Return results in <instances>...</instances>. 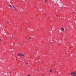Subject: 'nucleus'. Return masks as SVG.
Masks as SVG:
<instances>
[{
    "label": "nucleus",
    "instance_id": "f8f14e48",
    "mask_svg": "<svg viewBox=\"0 0 76 76\" xmlns=\"http://www.w3.org/2000/svg\"><path fill=\"white\" fill-rule=\"evenodd\" d=\"M30 39H31V37H30Z\"/></svg>",
    "mask_w": 76,
    "mask_h": 76
},
{
    "label": "nucleus",
    "instance_id": "9b49d317",
    "mask_svg": "<svg viewBox=\"0 0 76 76\" xmlns=\"http://www.w3.org/2000/svg\"><path fill=\"white\" fill-rule=\"evenodd\" d=\"M26 64H27V65H28V63H26Z\"/></svg>",
    "mask_w": 76,
    "mask_h": 76
},
{
    "label": "nucleus",
    "instance_id": "39448f33",
    "mask_svg": "<svg viewBox=\"0 0 76 76\" xmlns=\"http://www.w3.org/2000/svg\"><path fill=\"white\" fill-rule=\"evenodd\" d=\"M21 10V11H23V10H21V8H20V9H19V10L20 11V10Z\"/></svg>",
    "mask_w": 76,
    "mask_h": 76
},
{
    "label": "nucleus",
    "instance_id": "f257e3e1",
    "mask_svg": "<svg viewBox=\"0 0 76 76\" xmlns=\"http://www.w3.org/2000/svg\"><path fill=\"white\" fill-rule=\"evenodd\" d=\"M70 75H72V76H75L76 75V72H73L70 73Z\"/></svg>",
    "mask_w": 76,
    "mask_h": 76
},
{
    "label": "nucleus",
    "instance_id": "7ed1b4c3",
    "mask_svg": "<svg viewBox=\"0 0 76 76\" xmlns=\"http://www.w3.org/2000/svg\"><path fill=\"white\" fill-rule=\"evenodd\" d=\"M18 56H21V57H23L24 56V55L22 53H18Z\"/></svg>",
    "mask_w": 76,
    "mask_h": 76
},
{
    "label": "nucleus",
    "instance_id": "f03ea898",
    "mask_svg": "<svg viewBox=\"0 0 76 76\" xmlns=\"http://www.w3.org/2000/svg\"><path fill=\"white\" fill-rule=\"evenodd\" d=\"M9 6V7H11V8L12 9H16V8L14 7L13 6L11 5H10L9 6Z\"/></svg>",
    "mask_w": 76,
    "mask_h": 76
},
{
    "label": "nucleus",
    "instance_id": "9d476101",
    "mask_svg": "<svg viewBox=\"0 0 76 76\" xmlns=\"http://www.w3.org/2000/svg\"><path fill=\"white\" fill-rule=\"evenodd\" d=\"M27 76H30L29 75H28Z\"/></svg>",
    "mask_w": 76,
    "mask_h": 76
},
{
    "label": "nucleus",
    "instance_id": "0eeeda50",
    "mask_svg": "<svg viewBox=\"0 0 76 76\" xmlns=\"http://www.w3.org/2000/svg\"><path fill=\"white\" fill-rule=\"evenodd\" d=\"M50 72H52V71L51 70H50Z\"/></svg>",
    "mask_w": 76,
    "mask_h": 76
},
{
    "label": "nucleus",
    "instance_id": "423d86ee",
    "mask_svg": "<svg viewBox=\"0 0 76 76\" xmlns=\"http://www.w3.org/2000/svg\"><path fill=\"white\" fill-rule=\"evenodd\" d=\"M48 74H46V76H48Z\"/></svg>",
    "mask_w": 76,
    "mask_h": 76
},
{
    "label": "nucleus",
    "instance_id": "6e6552de",
    "mask_svg": "<svg viewBox=\"0 0 76 76\" xmlns=\"http://www.w3.org/2000/svg\"><path fill=\"white\" fill-rule=\"evenodd\" d=\"M50 42V44H51V42Z\"/></svg>",
    "mask_w": 76,
    "mask_h": 76
},
{
    "label": "nucleus",
    "instance_id": "2eb2a0df",
    "mask_svg": "<svg viewBox=\"0 0 76 76\" xmlns=\"http://www.w3.org/2000/svg\"><path fill=\"white\" fill-rule=\"evenodd\" d=\"M75 76H76V75Z\"/></svg>",
    "mask_w": 76,
    "mask_h": 76
},
{
    "label": "nucleus",
    "instance_id": "20e7f679",
    "mask_svg": "<svg viewBox=\"0 0 76 76\" xmlns=\"http://www.w3.org/2000/svg\"><path fill=\"white\" fill-rule=\"evenodd\" d=\"M61 31H62V30L63 31H64V28H62L61 29Z\"/></svg>",
    "mask_w": 76,
    "mask_h": 76
},
{
    "label": "nucleus",
    "instance_id": "ddd939ff",
    "mask_svg": "<svg viewBox=\"0 0 76 76\" xmlns=\"http://www.w3.org/2000/svg\"><path fill=\"white\" fill-rule=\"evenodd\" d=\"M0 41H1V39H0Z\"/></svg>",
    "mask_w": 76,
    "mask_h": 76
},
{
    "label": "nucleus",
    "instance_id": "4468645a",
    "mask_svg": "<svg viewBox=\"0 0 76 76\" xmlns=\"http://www.w3.org/2000/svg\"><path fill=\"white\" fill-rule=\"evenodd\" d=\"M55 74L56 73L55 72Z\"/></svg>",
    "mask_w": 76,
    "mask_h": 76
},
{
    "label": "nucleus",
    "instance_id": "1a4fd4ad",
    "mask_svg": "<svg viewBox=\"0 0 76 76\" xmlns=\"http://www.w3.org/2000/svg\"><path fill=\"white\" fill-rule=\"evenodd\" d=\"M47 0H46L45 1V2H47Z\"/></svg>",
    "mask_w": 76,
    "mask_h": 76
}]
</instances>
